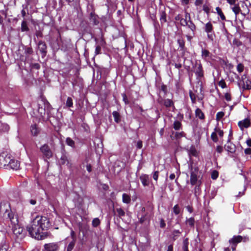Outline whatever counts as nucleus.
Wrapping results in <instances>:
<instances>
[{
  "label": "nucleus",
  "instance_id": "8fccbe9b",
  "mask_svg": "<svg viewBox=\"0 0 251 251\" xmlns=\"http://www.w3.org/2000/svg\"><path fill=\"white\" fill-rule=\"evenodd\" d=\"M203 10L208 14L209 12L210 9L207 5L205 4L203 5Z\"/></svg>",
  "mask_w": 251,
  "mask_h": 251
},
{
  "label": "nucleus",
  "instance_id": "6ab92c4d",
  "mask_svg": "<svg viewBox=\"0 0 251 251\" xmlns=\"http://www.w3.org/2000/svg\"><path fill=\"white\" fill-rule=\"evenodd\" d=\"M122 201L124 203H129L131 201L130 197L128 195L124 193L122 196Z\"/></svg>",
  "mask_w": 251,
  "mask_h": 251
},
{
  "label": "nucleus",
  "instance_id": "5701e85b",
  "mask_svg": "<svg viewBox=\"0 0 251 251\" xmlns=\"http://www.w3.org/2000/svg\"><path fill=\"white\" fill-rule=\"evenodd\" d=\"M216 10L217 13L218 14V15L220 17L221 19L222 20H225L226 17H225L224 14H223L221 9L219 7H217L216 8Z\"/></svg>",
  "mask_w": 251,
  "mask_h": 251
},
{
  "label": "nucleus",
  "instance_id": "20e7f679",
  "mask_svg": "<svg viewBox=\"0 0 251 251\" xmlns=\"http://www.w3.org/2000/svg\"><path fill=\"white\" fill-rule=\"evenodd\" d=\"M40 151L44 156L47 159L51 158L52 156V152L49 146L47 144H44L41 146Z\"/></svg>",
  "mask_w": 251,
  "mask_h": 251
},
{
  "label": "nucleus",
  "instance_id": "774afa93",
  "mask_svg": "<svg viewBox=\"0 0 251 251\" xmlns=\"http://www.w3.org/2000/svg\"><path fill=\"white\" fill-rule=\"evenodd\" d=\"M173 248L172 245H169L168 247L167 251H173Z\"/></svg>",
  "mask_w": 251,
  "mask_h": 251
},
{
  "label": "nucleus",
  "instance_id": "49530a36",
  "mask_svg": "<svg viewBox=\"0 0 251 251\" xmlns=\"http://www.w3.org/2000/svg\"><path fill=\"white\" fill-rule=\"evenodd\" d=\"M219 86H220L222 88H225L226 87V83L223 80H221L219 82Z\"/></svg>",
  "mask_w": 251,
  "mask_h": 251
},
{
  "label": "nucleus",
  "instance_id": "0e129e2a",
  "mask_svg": "<svg viewBox=\"0 0 251 251\" xmlns=\"http://www.w3.org/2000/svg\"><path fill=\"white\" fill-rule=\"evenodd\" d=\"M246 143L248 146L251 147V139H249L247 140Z\"/></svg>",
  "mask_w": 251,
  "mask_h": 251
},
{
  "label": "nucleus",
  "instance_id": "c03bdc74",
  "mask_svg": "<svg viewBox=\"0 0 251 251\" xmlns=\"http://www.w3.org/2000/svg\"><path fill=\"white\" fill-rule=\"evenodd\" d=\"M244 67L243 65L241 63L238 64V65L237 66V71L239 73L242 72L244 70Z\"/></svg>",
  "mask_w": 251,
  "mask_h": 251
},
{
  "label": "nucleus",
  "instance_id": "09e8293b",
  "mask_svg": "<svg viewBox=\"0 0 251 251\" xmlns=\"http://www.w3.org/2000/svg\"><path fill=\"white\" fill-rule=\"evenodd\" d=\"M225 98L228 101H230L231 100V95L229 93H228L225 94Z\"/></svg>",
  "mask_w": 251,
  "mask_h": 251
},
{
  "label": "nucleus",
  "instance_id": "1a4fd4ad",
  "mask_svg": "<svg viewBox=\"0 0 251 251\" xmlns=\"http://www.w3.org/2000/svg\"><path fill=\"white\" fill-rule=\"evenodd\" d=\"M195 74L199 77H202L203 75L202 65L199 62H196Z\"/></svg>",
  "mask_w": 251,
  "mask_h": 251
},
{
  "label": "nucleus",
  "instance_id": "f257e3e1",
  "mask_svg": "<svg viewBox=\"0 0 251 251\" xmlns=\"http://www.w3.org/2000/svg\"><path fill=\"white\" fill-rule=\"evenodd\" d=\"M49 219L45 216H37L28 225L26 229L30 235L35 239L42 240L43 237V231L46 230L50 226Z\"/></svg>",
  "mask_w": 251,
  "mask_h": 251
},
{
  "label": "nucleus",
  "instance_id": "338daca9",
  "mask_svg": "<svg viewBox=\"0 0 251 251\" xmlns=\"http://www.w3.org/2000/svg\"><path fill=\"white\" fill-rule=\"evenodd\" d=\"M181 18L182 17L180 15H178L176 17L175 19L177 21H180Z\"/></svg>",
  "mask_w": 251,
  "mask_h": 251
},
{
  "label": "nucleus",
  "instance_id": "cd10ccee",
  "mask_svg": "<svg viewBox=\"0 0 251 251\" xmlns=\"http://www.w3.org/2000/svg\"><path fill=\"white\" fill-rule=\"evenodd\" d=\"M39 131V129L36 125H33L31 126V132L33 135H36Z\"/></svg>",
  "mask_w": 251,
  "mask_h": 251
},
{
  "label": "nucleus",
  "instance_id": "f8f14e48",
  "mask_svg": "<svg viewBox=\"0 0 251 251\" xmlns=\"http://www.w3.org/2000/svg\"><path fill=\"white\" fill-rule=\"evenodd\" d=\"M226 150L231 153H233L235 151V146L228 140L227 144L225 145Z\"/></svg>",
  "mask_w": 251,
  "mask_h": 251
},
{
  "label": "nucleus",
  "instance_id": "6e6552de",
  "mask_svg": "<svg viewBox=\"0 0 251 251\" xmlns=\"http://www.w3.org/2000/svg\"><path fill=\"white\" fill-rule=\"evenodd\" d=\"M18 223V222H17ZM13 225L12 227L13 232L14 235L17 237H19L23 232V228L20 227L18 223L12 224Z\"/></svg>",
  "mask_w": 251,
  "mask_h": 251
},
{
  "label": "nucleus",
  "instance_id": "864d4df0",
  "mask_svg": "<svg viewBox=\"0 0 251 251\" xmlns=\"http://www.w3.org/2000/svg\"><path fill=\"white\" fill-rule=\"evenodd\" d=\"M100 50H101L100 47L99 46H97L96 48V49H95V54H98L100 53Z\"/></svg>",
  "mask_w": 251,
  "mask_h": 251
},
{
  "label": "nucleus",
  "instance_id": "e433bc0d",
  "mask_svg": "<svg viewBox=\"0 0 251 251\" xmlns=\"http://www.w3.org/2000/svg\"><path fill=\"white\" fill-rule=\"evenodd\" d=\"M181 124L178 121H175L174 123V128L176 130H178L181 127Z\"/></svg>",
  "mask_w": 251,
  "mask_h": 251
},
{
  "label": "nucleus",
  "instance_id": "4c0bfd02",
  "mask_svg": "<svg viewBox=\"0 0 251 251\" xmlns=\"http://www.w3.org/2000/svg\"><path fill=\"white\" fill-rule=\"evenodd\" d=\"M188 239L187 238L185 239L183 242V250L188 249Z\"/></svg>",
  "mask_w": 251,
  "mask_h": 251
},
{
  "label": "nucleus",
  "instance_id": "7ed1b4c3",
  "mask_svg": "<svg viewBox=\"0 0 251 251\" xmlns=\"http://www.w3.org/2000/svg\"><path fill=\"white\" fill-rule=\"evenodd\" d=\"M199 169L197 167H191L190 171V183L192 185L197 184L198 181Z\"/></svg>",
  "mask_w": 251,
  "mask_h": 251
},
{
  "label": "nucleus",
  "instance_id": "b1692460",
  "mask_svg": "<svg viewBox=\"0 0 251 251\" xmlns=\"http://www.w3.org/2000/svg\"><path fill=\"white\" fill-rule=\"evenodd\" d=\"M187 24L186 26H187L188 28H189L193 32H194L196 29V26L193 24L191 19L190 20V21H188Z\"/></svg>",
  "mask_w": 251,
  "mask_h": 251
},
{
  "label": "nucleus",
  "instance_id": "72a5a7b5",
  "mask_svg": "<svg viewBox=\"0 0 251 251\" xmlns=\"http://www.w3.org/2000/svg\"><path fill=\"white\" fill-rule=\"evenodd\" d=\"M66 104V106L68 107H71L73 106V100L71 98L68 97L67 98Z\"/></svg>",
  "mask_w": 251,
  "mask_h": 251
},
{
  "label": "nucleus",
  "instance_id": "4468645a",
  "mask_svg": "<svg viewBox=\"0 0 251 251\" xmlns=\"http://www.w3.org/2000/svg\"><path fill=\"white\" fill-rule=\"evenodd\" d=\"M238 126L241 128H247L250 126V120L249 119H245L238 123Z\"/></svg>",
  "mask_w": 251,
  "mask_h": 251
},
{
  "label": "nucleus",
  "instance_id": "603ef678",
  "mask_svg": "<svg viewBox=\"0 0 251 251\" xmlns=\"http://www.w3.org/2000/svg\"><path fill=\"white\" fill-rule=\"evenodd\" d=\"M158 174H159L158 171H155V172H154V174L153 175V178L155 180H157L158 177Z\"/></svg>",
  "mask_w": 251,
  "mask_h": 251
},
{
  "label": "nucleus",
  "instance_id": "f3484780",
  "mask_svg": "<svg viewBox=\"0 0 251 251\" xmlns=\"http://www.w3.org/2000/svg\"><path fill=\"white\" fill-rule=\"evenodd\" d=\"M38 48L42 53L46 52V45L44 42L40 41L38 43Z\"/></svg>",
  "mask_w": 251,
  "mask_h": 251
},
{
  "label": "nucleus",
  "instance_id": "0eeeda50",
  "mask_svg": "<svg viewBox=\"0 0 251 251\" xmlns=\"http://www.w3.org/2000/svg\"><path fill=\"white\" fill-rule=\"evenodd\" d=\"M58 248L56 243H51L44 245V251H57Z\"/></svg>",
  "mask_w": 251,
  "mask_h": 251
},
{
  "label": "nucleus",
  "instance_id": "412c9836",
  "mask_svg": "<svg viewBox=\"0 0 251 251\" xmlns=\"http://www.w3.org/2000/svg\"><path fill=\"white\" fill-rule=\"evenodd\" d=\"M76 241L74 239L71 240L67 248V251H72L75 244Z\"/></svg>",
  "mask_w": 251,
  "mask_h": 251
},
{
  "label": "nucleus",
  "instance_id": "7c9ffc66",
  "mask_svg": "<svg viewBox=\"0 0 251 251\" xmlns=\"http://www.w3.org/2000/svg\"><path fill=\"white\" fill-rule=\"evenodd\" d=\"M181 234V232L179 231L178 230H175L173 231V238L174 240L176 239V238L179 236V235Z\"/></svg>",
  "mask_w": 251,
  "mask_h": 251
},
{
  "label": "nucleus",
  "instance_id": "c756f323",
  "mask_svg": "<svg viewBox=\"0 0 251 251\" xmlns=\"http://www.w3.org/2000/svg\"><path fill=\"white\" fill-rule=\"evenodd\" d=\"M66 142L68 146H70L72 147H74L75 146L74 141L69 137L67 138Z\"/></svg>",
  "mask_w": 251,
  "mask_h": 251
},
{
  "label": "nucleus",
  "instance_id": "473e14b6",
  "mask_svg": "<svg viewBox=\"0 0 251 251\" xmlns=\"http://www.w3.org/2000/svg\"><path fill=\"white\" fill-rule=\"evenodd\" d=\"M232 10L234 12V13H235L236 16L241 11V9H240V7L238 6H237V5L234 6L233 7H232Z\"/></svg>",
  "mask_w": 251,
  "mask_h": 251
},
{
  "label": "nucleus",
  "instance_id": "a878e982",
  "mask_svg": "<svg viewBox=\"0 0 251 251\" xmlns=\"http://www.w3.org/2000/svg\"><path fill=\"white\" fill-rule=\"evenodd\" d=\"M29 30L28 27L27 26V22L24 20L21 25V30L22 31H27Z\"/></svg>",
  "mask_w": 251,
  "mask_h": 251
},
{
  "label": "nucleus",
  "instance_id": "aec40b11",
  "mask_svg": "<svg viewBox=\"0 0 251 251\" xmlns=\"http://www.w3.org/2000/svg\"><path fill=\"white\" fill-rule=\"evenodd\" d=\"M213 30V25L211 23L208 22L206 24L205 27V31L208 34L211 32Z\"/></svg>",
  "mask_w": 251,
  "mask_h": 251
},
{
  "label": "nucleus",
  "instance_id": "a18cd8bd",
  "mask_svg": "<svg viewBox=\"0 0 251 251\" xmlns=\"http://www.w3.org/2000/svg\"><path fill=\"white\" fill-rule=\"evenodd\" d=\"M218 176V173L216 171H214L212 172L211 174V178L213 179H216Z\"/></svg>",
  "mask_w": 251,
  "mask_h": 251
},
{
  "label": "nucleus",
  "instance_id": "2eb2a0df",
  "mask_svg": "<svg viewBox=\"0 0 251 251\" xmlns=\"http://www.w3.org/2000/svg\"><path fill=\"white\" fill-rule=\"evenodd\" d=\"M242 240V237L240 235L238 236H234L232 238L229 240V242L230 244H234L237 245V244L241 242Z\"/></svg>",
  "mask_w": 251,
  "mask_h": 251
},
{
  "label": "nucleus",
  "instance_id": "2f4dec72",
  "mask_svg": "<svg viewBox=\"0 0 251 251\" xmlns=\"http://www.w3.org/2000/svg\"><path fill=\"white\" fill-rule=\"evenodd\" d=\"M211 138L212 141L214 142H217L218 141L217 133L215 132V131L212 133L211 135Z\"/></svg>",
  "mask_w": 251,
  "mask_h": 251
},
{
  "label": "nucleus",
  "instance_id": "680f3d73",
  "mask_svg": "<svg viewBox=\"0 0 251 251\" xmlns=\"http://www.w3.org/2000/svg\"><path fill=\"white\" fill-rule=\"evenodd\" d=\"M227 2L230 5H233L235 4L236 0H226Z\"/></svg>",
  "mask_w": 251,
  "mask_h": 251
},
{
  "label": "nucleus",
  "instance_id": "393cba45",
  "mask_svg": "<svg viewBox=\"0 0 251 251\" xmlns=\"http://www.w3.org/2000/svg\"><path fill=\"white\" fill-rule=\"evenodd\" d=\"M112 115L114 117V121L117 123H119L120 121V116L119 113L115 111L113 112Z\"/></svg>",
  "mask_w": 251,
  "mask_h": 251
},
{
  "label": "nucleus",
  "instance_id": "bf43d9fd",
  "mask_svg": "<svg viewBox=\"0 0 251 251\" xmlns=\"http://www.w3.org/2000/svg\"><path fill=\"white\" fill-rule=\"evenodd\" d=\"M137 147L138 149H141L142 147V142L141 141H138L137 143Z\"/></svg>",
  "mask_w": 251,
  "mask_h": 251
},
{
  "label": "nucleus",
  "instance_id": "4be33fe9",
  "mask_svg": "<svg viewBox=\"0 0 251 251\" xmlns=\"http://www.w3.org/2000/svg\"><path fill=\"white\" fill-rule=\"evenodd\" d=\"M196 116L198 117H199L200 119H203L204 118V115L201 110L197 108L196 110L195 111Z\"/></svg>",
  "mask_w": 251,
  "mask_h": 251
},
{
  "label": "nucleus",
  "instance_id": "a211bd4d",
  "mask_svg": "<svg viewBox=\"0 0 251 251\" xmlns=\"http://www.w3.org/2000/svg\"><path fill=\"white\" fill-rule=\"evenodd\" d=\"M210 56V52L205 49H202L201 50V57L202 58L204 59L205 60H206L208 57H209Z\"/></svg>",
  "mask_w": 251,
  "mask_h": 251
},
{
  "label": "nucleus",
  "instance_id": "4d7b16f0",
  "mask_svg": "<svg viewBox=\"0 0 251 251\" xmlns=\"http://www.w3.org/2000/svg\"><path fill=\"white\" fill-rule=\"evenodd\" d=\"M71 239L73 240V239H74L76 241V236L75 235V233L74 232V231L72 230L71 231Z\"/></svg>",
  "mask_w": 251,
  "mask_h": 251
},
{
  "label": "nucleus",
  "instance_id": "9d476101",
  "mask_svg": "<svg viewBox=\"0 0 251 251\" xmlns=\"http://www.w3.org/2000/svg\"><path fill=\"white\" fill-rule=\"evenodd\" d=\"M140 179L144 186H149L150 183L149 176L147 175H142L140 176Z\"/></svg>",
  "mask_w": 251,
  "mask_h": 251
},
{
  "label": "nucleus",
  "instance_id": "f03ea898",
  "mask_svg": "<svg viewBox=\"0 0 251 251\" xmlns=\"http://www.w3.org/2000/svg\"><path fill=\"white\" fill-rule=\"evenodd\" d=\"M0 215L8 218L12 224H16L18 218L14 213L11 212V207L8 201H2L0 203Z\"/></svg>",
  "mask_w": 251,
  "mask_h": 251
},
{
  "label": "nucleus",
  "instance_id": "f704fd0d",
  "mask_svg": "<svg viewBox=\"0 0 251 251\" xmlns=\"http://www.w3.org/2000/svg\"><path fill=\"white\" fill-rule=\"evenodd\" d=\"M187 224L191 226H194L195 220L194 218H190L186 220Z\"/></svg>",
  "mask_w": 251,
  "mask_h": 251
},
{
  "label": "nucleus",
  "instance_id": "de8ad7c7",
  "mask_svg": "<svg viewBox=\"0 0 251 251\" xmlns=\"http://www.w3.org/2000/svg\"><path fill=\"white\" fill-rule=\"evenodd\" d=\"M61 160L62 164H65L66 162L67 163H69V161H68L67 157L65 155H63L61 157Z\"/></svg>",
  "mask_w": 251,
  "mask_h": 251
},
{
  "label": "nucleus",
  "instance_id": "39448f33",
  "mask_svg": "<svg viewBox=\"0 0 251 251\" xmlns=\"http://www.w3.org/2000/svg\"><path fill=\"white\" fill-rule=\"evenodd\" d=\"M11 160L10 157L6 152H2L0 154V166H7Z\"/></svg>",
  "mask_w": 251,
  "mask_h": 251
},
{
  "label": "nucleus",
  "instance_id": "423d86ee",
  "mask_svg": "<svg viewBox=\"0 0 251 251\" xmlns=\"http://www.w3.org/2000/svg\"><path fill=\"white\" fill-rule=\"evenodd\" d=\"M239 83L240 85H242L243 88L245 89H250L251 88V81L245 75L242 76Z\"/></svg>",
  "mask_w": 251,
  "mask_h": 251
},
{
  "label": "nucleus",
  "instance_id": "ddd939ff",
  "mask_svg": "<svg viewBox=\"0 0 251 251\" xmlns=\"http://www.w3.org/2000/svg\"><path fill=\"white\" fill-rule=\"evenodd\" d=\"M191 19L190 15L188 12H185V18H181L180 21V25L182 26H186L187 23Z\"/></svg>",
  "mask_w": 251,
  "mask_h": 251
},
{
  "label": "nucleus",
  "instance_id": "a19ab883",
  "mask_svg": "<svg viewBox=\"0 0 251 251\" xmlns=\"http://www.w3.org/2000/svg\"><path fill=\"white\" fill-rule=\"evenodd\" d=\"M160 21L161 23H164L166 22V15L165 13H162L160 17Z\"/></svg>",
  "mask_w": 251,
  "mask_h": 251
},
{
  "label": "nucleus",
  "instance_id": "58836bf2",
  "mask_svg": "<svg viewBox=\"0 0 251 251\" xmlns=\"http://www.w3.org/2000/svg\"><path fill=\"white\" fill-rule=\"evenodd\" d=\"M100 223V221L98 218H95L92 221V225L94 227H97L99 225Z\"/></svg>",
  "mask_w": 251,
  "mask_h": 251
},
{
  "label": "nucleus",
  "instance_id": "c85d7f7f",
  "mask_svg": "<svg viewBox=\"0 0 251 251\" xmlns=\"http://www.w3.org/2000/svg\"><path fill=\"white\" fill-rule=\"evenodd\" d=\"M164 104L167 107H171L173 105V102L170 99H166L164 100Z\"/></svg>",
  "mask_w": 251,
  "mask_h": 251
},
{
  "label": "nucleus",
  "instance_id": "ea45409f",
  "mask_svg": "<svg viewBox=\"0 0 251 251\" xmlns=\"http://www.w3.org/2000/svg\"><path fill=\"white\" fill-rule=\"evenodd\" d=\"M173 212L176 215H177L180 213V208L177 204L175 205L173 207Z\"/></svg>",
  "mask_w": 251,
  "mask_h": 251
},
{
  "label": "nucleus",
  "instance_id": "6e6d98bb",
  "mask_svg": "<svg viewBox=\"0 0 251 251\" xmlns=\"http://www.w3.org/2000/svg\"><path fill=\"white\" fill-rule=\"evenodd\" d=\"M202 2V0H196L195 3L196 5L199 6L201 5Z\"/></svg>",
  "mask_w": 251,
  "mask_h": 251
},
{
  "label": "nucleus",
  "instance_id": "13d9d810",
  "mask_svg": "<svg viewBox=\"0 0 251 251\" xmlns=\"http://www.w3.org/2000/svg\"><path fill=\"white\" fill-rule=\"evenodd\" d=\"M245 153L246 154H251V149L247 148L245 150Z\"/></svg>",
  "mask_w": 251,
  "mask_h": 251
},
{
  "label": "nucleus",
  "instance_id": "5fc2aeb1",
  "mask_svg": "<svg viewBox=\"0 0 251 251\" xmlns=\"http://www.w3.org/2000/svg\"><path fill=\"white\" fill-rule=\"evenodd\" d=\"M216 151L218 152L221 153L223 151V147L220 146H217L216 148Z\"/></svg>",
  "mask_w": 251,
  "mask_h": 251
},
{
  "label": "nucleus",
  "instance_id": "37998d69",
  "mask_svg": "<svg viewBox=\"0 0 251 251\" xmlns=\"http://www.w3.org/2000/svg\"><path fill=\"white\" fill-rule=\"evenodd\" d=\"M224 116V113L223 112H219L216 114V120H220Z\"/></svg>",
  "mask_w": 251,
  "mask_h": 251
},
{
  "label": "nucleus",
  "instance_id": "dca6fc26",
  "mask_svg": "<svg viewBox=\"0 0 251 251\" xmlns=\"http://www.w3.org/2000/svg\"><path fill=\"white\" fill-rule=\"evenodd\" d=\"M9 129L8 125L0 121V132L8 131Z\"/></svg>",
  "mask_w": 251,
  "mask_h": 251
},
{
  "label": "nucleus",
  "instance_id": "e2e57ef3",
  "mask_svg": "<svg viewBox=\"0 0 251 251\" xmlns=\"http://www.w3.org/2000/svg\"><path fill=\"white\" fill-rule=\"evenodd\" d=\"M190 0H181V3L183 5H187L189 3Z\"/></svg>",
  "mask_w": 251,
  "mask_h": 251
},
{
  "label": "nucleus",
  "instance_id": "bb28decb",
  "mask_svg": "<svg viewBox=\"0 0 251 251\" xmlns=\"http://www.w3.org/2000/svg\"><path fill=\"white\" fill-rule=\"evenodd\" d=\"M8 249V245L5 241H2L0 244V251H7Z\"/></svg>",
  "mask_w": 251,
  "mask_h": 251
},
{
  "label": "nucleus",
  "instance_id": "9b49d317",
  "mask_svg": "<svg viewBox=\"0 0 251 251\" xmlns=\"http://www.w3.org/2000/svg\"><path fill=\"white\" fill-rule=\"evenodd\" d=\"M7 166L13 170H17L20 167V163L17 160L11 159Z\"/></svg>",
  "mask_w": 251,
  "mask_h": 251
},
{
  "label": "nucleus",
  "instance_id": "c9c22d12",
  "mask_svg": "<svg viewBox=\"0 0 251 251\" xmlns=\"http://www.w3.org/2000/svg\"><path fill=\"white\" fill-rule=\"evenodd\" d=\"M116 211L119 217H121L125 216V212L121 208H117Z\"/></svg>",
  "mask_w": 251,
  "mask_h": 251
},
{
  "label": "nucleus",
  "instance_id": "052dcab7",
  "mask_svg": "<svg viewBox=\"0 0 251 251\" xmlns=\"http://www.w3.org/2000/svg\"><path fill=\"white\" fill-rule=\"evenodd\" d=\"M86 169L88 172H91L92 171L91 165L90 164H88L86 165Z\"/></svg>",
  "mask_w": 251,
  "mask_h": 251
},
{
  "label": "nucleus",
  "instance_id": "3c124183",
  "mask_svg": "<svg viewBox=\"0 0 251 251\" xmlns=\"http://www.w3.org/2000/svg\"><path fill=\"white\" fill-rule=\"evenodd\" d=\"M166 226V224L163 219H161L160 221V226L161 228H164Z\"/></svg>",
  "mask_w": 251,
  "mask_h": 251
},
{
  "label": "nucleus",
  "instance_id": "79ce46f5",
  "mask_svg": "<svg viewBox=\"0 0 251 251\" xmlns=\"http://www.w3.org/2000/svg\"><path fill=\"white\" fill-rule=\"evenodd\" d=\"M215 132L217 133L220 137H222L224 135V132L223 130H221L219 128H215Z\"/></svg>",
  "mask_w": 251,
  "mask_h": 251
},
{
  "label": "nucleus",
  "instance_id": "69168bd1",
  "mask_svg": "<svg viewBox=\"0 0 251 251\" xmlns=\"http://www.w3.org/2000/svg\"><path fill=\"white\" fill-rule=\"evenodd\" d=\"M231 244V249H232V251H235L236 245L234 244Z\"/></svg>",
  "mask_w": 251,
  "mask_h": 251
}]
</instances>
